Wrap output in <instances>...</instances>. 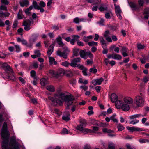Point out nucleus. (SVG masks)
Listing matches in <instances>:
<instances>
[{
    "instance_id": "46",
    "label": "nucleus",
    "mask_w": 149,
    "mask_h": 149,
    "mask_svg": "<svg viewBox=\"0 0 149 149\" xmlns=\"http://www.w3.org/2000/svg\"><path fill=\"white\" fill-rule=\"evenodd\" d=\"M149 77L148 76H146L143 78L142 81L144 83H146L149 81Z\"/></svg>"
},
{
    "instance_id": "28",
    "label": "nucleus",
    "mask_w": 149,
    "mask_h": 149,
    "mask_svg": "<svg viewBox=\"0 0 149 149\" xmlns=\"http://www.w3.org/2000/svg\"><path fill=\"white\" fill-rule=\"evenodd\" d=\"M46 89L51 92H54L55 91L54 87L53 86L50 85L46 87Z\"/></svg>"
},
{
    "instance_id": "33",
    "label": "nucleus",
    "mask_w": 149,
    "mask_h": 149,
    "mask_svg": "<svg viewBox=\"0 0 149 149\" xmlns=\"http://www.w3.org/2000/svg\"><path fill=\"white\" fill-rule=\"evenodd\" d=\"M49 73L53 77L57 78V74L56 72H55L54 70H49Z\"/></svg>"
},
{
    "instance_id": "1",
    "label": "nucleus",
    "mask_w": 149,
    "mask_h": 149,
    "mask_svg": "<svg viewBox=\"0 0 149 149\" xmlns=\"http://www.w3.org/2000/svg\"><path fill=\"white\" fill-rule=\"evenodd\" d=\"M1 135L3 140L2 144V149H19L18 145L8 143L10 133L7 130V123L6 122L4 123L1 131Z\"/></svg>"
},
{
    "instance_id": "21",
    "label": "nucleus",
    "mask_w": 149,
    "mask_h": 149,
    "mask_svg": "<svg viewBox=\"0 0 149 149\" xmlns=\"http://www.w3.org/2000/svg\"><path fill=\"white\" fill-rule=\"evenodd\" d=\"M54 47V45L52 44L51 45L49 48L47 53L48 55L50 56L53 51V48Z\"/></svg>"
},
{
    "instance_id": "32",
    "label": "nucleus",
    "mask_w": 149,
    "mask_h": 149,
    "mask_svg": "<svg viewBox=\"0 0 149 149\" xmlns=\"http://www.w3.org/2000/svg\"><path fill=\"white\" fill-rule=\"evenodd\" d=\"M144 13L145 14L144 18L145 19H148V18L149 15V10L147 9H145L144 10Z\"/></svg>"
},
{
    "instance_id": "62",
    "label": "nucleus",
    "mask_w": 149,
    "mask_h": 149,
    "mask_svg": "<svg viewBox=\"0 0 149 149\" xmlns=\"http://www.w3.org/2000/svg\"><path fill=\"white\" fill-rule=\"evenodd\" d=\"M93 5L98 4L101 2V0H93Z\"/></svg>"
},
{
    "instance_id": "50",
    "label": "nucleus",
    "mask_w": 149,
    "mask_h": 149,
    "mask_svg": "<svg viewBox=\"0 0 149 149\" xmlns=\"http://www.w3.org/2000/svg\"><path fill=\"white\" fill-rule=\"evenodd\" d=\"M137 47L139 50L143 49L145 47V46L141 44H138L137 45Z\"/></svg>"
},
{
    "instance_id": "13",
    "label": "nucleus",
    "mask_w": 149,
    "mask_h": 149,
    "mask_svg": "<svg viewBox=\"0 0 149 149\" xmlns=\"http://www.w3.org/2000/svg\"><path fill=\"white\" fill-rule=\"evenodd\" d=\"M146 116V114H145L142 115L141 114H138L130 116L129 117V118L130 119H134L136 118L143 117Z\"/></svg>"
},
{
    "instance_id": "55",
    "label": "nucleus",
    "mask_w": 149,
    "mask_h": 149,
    "mask_svg": "<svg viewBox=\"0 0 149 149\" xmlns=\"http://www.w3.org/2000/svg\"><path fill=\"white\" fill-rule=\"evenodd\" d=\"M1 4L8 5L9 4V2L8 0H1Z\"/></svg>"
},
{
    "instance_id": "5",
    "label": "nucleus",
    "mask_w": 149,
    "mask_h": 149,
    "mask_svg": "<svg viewBox=\"0 0 149 149\" xmlns=\"http://www.w3.org/2000/svg\"><path fill=\"white\" fill-rule=\"evenodd\" d=\"M2 11H7V7L3 4H1L0 6V17H2L4 16L5 17H8L10 15V13L8 12L4 13Z\"/></svg>"
},
{
    "instance_id": "43",
    "label": "nucleus",
    "mask_w": 149,
    "mask_h": 149,
    "mask_svg": "<svg viewBox=\"0 0 149 149\" xmlns=\"http://www.w3.org/2000/svg\"><path fill=\"white\" fill-rule=\"evenodd\" d=\"M117 128L119 131H122L124 129V127L121 124H120L118 125Z\"/></svg>"
},
{
    "instance_id": "19",
    "label": "nucleus",
    "mask_w": 149,
    "mask_h": 149,
    "mask_svg": "<svg viewBox=\"0 0 149 149\" xmlns=\"http://www.w3.org/2000/svg\"><path fill=\"white\" fill-rule=\"evenodd\" d=\"M57 74V78L63 76L64 73V71L63 69L62 68L58 69L56 72Z\"/></svg>"
},
{
    "instance_id": "53",
    "label": "nucleus",
    "mask_w": 149,
    "mask_h": 149,
    "mask_svg": "<svg viewBox=\"0 0 149 149\" xmlns=\"http://www.w3.org/2000/svg\"><path fill=\"white\" fill-rule=\"evenodd\" d=\"M138 2L139 6H142L144 3L143 0H138Z\"/></svg>"
},
{
    "instance_id": "9",
    "label": "nucleus",
    "mask_w": 149,
    "mask_h": 149,
    "mask_svg": "<svg viewBox=\"0 0 149 149\" xmlns=\"http://www.w3.org/2000/svg\"><path fill=\"white\" fill-rule=\"evenodd\" d=\"M64 49V51L63 52H61L60 50H58L57 51V55L61 57H63L65 59L67 58V54L66 52H69V50L68 49V51H65V49Z\"/></svg>"
},
{
    "instance_id": "20",
    "label": "nucleus",
    "mask_w": 149,
    "mask_h": 149,
    "mask_svg": "<svg viewBox=\"0 0 149 149\" xmlns=\"http://www.w3.org/2000/svg\"><path fill=\"white\" fill-rule=\"evenodd\" d=\"M115 105L116 107L118 109H120L121 107L122 106V105L123 104V102L122 101L118 100H116L115 102Z\"/></svg>"
},
{
    "instance_id": "6",
    "label": "nucleus",
    "mask_w": 149,
    "mask_h": 149,
    "mask_svg": "<svg viewBox=\"0 0 149 149\" xmlns=\"http://www.w3.org/2000/svg\"><path fill=\"white\" fill-rule=\"evenodd\" d=\"M82 124H81L77 126V129L81 131L82 133L86 134L88 133H92L93 132L92 130L88 128H84Z\"/></svg>"
},
{
    "instance_id": "61",
    "label": "nucleus",
    "mask_w": 149,
    "mask_h": 149,
    "mask_svg": "<svg viewBox=\"0 0 149 149\" xmlns=\"http://www.w3.org/2000/svg\"><path fill=\"white\" fill-rule=\"evenodd\" d=\"M6 54L0 51V58H5Z\"/></svg>"
},
{
    "instance_id": "3",
    "label": "nucleus",
    "mask_w": 149,
    "mask_h": 149,
    "mask_svg": "<svg viewBox=\"0 0 149 149\" xmlns=\"http://www.w3.org/2000/svg\"><path fill=\"white\" fill-rule=\"evenodd\" d=\"M0 67L5 71V76L3 77L7 78L9 79L14 80L15 78L12 74L13 72V70L8 64L5 63H0Z\"/></svg>"
},
{
    "instance_id": "41",
    "label": "nucleus",
    "mask_w": 149,
    "mask_h": 149,
    "mask_svg": "<svg viewBox=\"0 0 149 149\" xmlns=\"http://www.w3.org/2000/svg\"><path fill=\"white\" fill-rule=\"evenodd\" d=\"M129 4L130 6L132 8H135L136 7V5L134 2H129Z\"/></svg>"
},
{
    "instance_id": "38",
    "label": "nucleus",
    "mask_w": 149,
    "mask_h": 149,
    "mask_svg": "<svg viewBox=\"0 0 149 149\" xmlns=\"http://www.w3.org/2000/svg\"><path fill=\"white\" fill-rule=\"evenodd\" d=\"M103 131L104 133H112L113 132V131L107 128H104L103 129Z\"/></svg>"
},
{
    "instance_id": "4",
    "label": "nucleus",
    "mask_w": 149,
    "mask_h": 149,
    "mask_svg": "<svg viewBox=\"0 0 149 149\" xmlns=\"http://www.w3.org/2000/svg\"><path fill=\"white\" fill-rule=\"evenodd\" d=\"M135 102L138 107H141L143 105L144 100L143 97L137 95L136 96L135 98Z\"/></svg>"
},
{
    "instance_id": "29",
    "label": "nucleus",
    "mask_w": 149,
    "mask_h": 149,
    "mask_svg": "<svg viewBox=\"0 0 149 149\" xmlns=\"http://www.w3.org/2000/svg\"><path fill=\"white\" fill-rule=\"evenodd\" d=\"M40 82L41 84L43 86H45L48 83L47 80L45 78L41 79L40 80Z\"/></svg>"
},
{
    "instance_id": "58",
    "label": "nucleus",
    "mask_w": 149,
    "mask_h": 149,
    "mask_svg": "<svg viewBox=\"0 0 149 149\" xmlns=\"http://www.w3.org/2000/svg\"><path fill=\"white\" fill-rule=\"evenodd\" d=\"M115 115H113L110 117V119L113 121L115 122H117V120L115 118Z\"/></svg>"
},
{
    "instance_id": "34",
    "label": "nucleus",
    "mask_w": 149,
    "mask_h": 149,
    "mask_svg": "<svg viewBox=\"0 0 149 149\" xmlns=\"http://www.w3.org/2000/svg\"><path fill=\"white\" fill-rule=\"evenodd\" d=\"M22 11L21 10H20L17 14L18 18L19 19H22L23 17V15L22 14Z\"/></svg>"
},
{
    "instance_id": "23",
    "label": "nucleus",
    "mask_w": 149,
    "mask_h": 149,
    "mask_svg": "<svg viewBox=\"0 0 149 149\" xmlns=\"http://www.w3.org/2000/svg\"><path fill=\"white\" fill-rule=\"evenodd\" d=\"M100 40L101 44L103 48L106 47L107 44L106 41L102 37H101L100 38Z\"/></svg>"
},
{
    "instance_id": "51",
    "label": "nucleus",
    "mask_w": 149,
    "mask_h": 149,
    "mask_svg": "<svg viewBox=\"0 0 149 149\" xmlns=\"http://www.w3.org/2000/svg\"><path fill=\"white\" fill-rule=\"evenodd\" d=\"M108 149H115V146L113 143H111L108 146Z\"/></svg>"
},
{
    "instance_id": "14",
    "label": "nucleus",
    "mask_w": 149,
    "mask_h": 149,
    "mask_svg": "<svg viewBox=\"0 0 149 149\" xmlns=\"http://www.w3.org/2000/svg\"><path fill=\"white\" fill-rule=\"evenodd\" d=\"M126 128L127 130L130 132H133L134 131H142V129L141 128H137L136 127H127Z\"/></svg>"
},
{
    "instance_id": "7",
    "label": "nucleus",
    "mask_w": 149,
    "mask_h": 149,
    "mask_svg": "<svg viewBox=\"0 0 149 149\" xmlns=\"http://www.w3.org/2000/svg\"><path fill=\"white\" fill-rule=\"evenodd\" d=\"M81 59L79 57L74 58L72 60L70 63V66L73 68L77 67V63L81 62Z\"/></svg>"
},
{
    "instance_id": "31",
    "label": "nucleus",
    "mask_w": 149,
    "mask_h": 149,
    "mask_svg": "<svg viewBox=\"0 0 149 149\" xmlns=\"http://www.w3.org/2000/svg\"><path fill=\"white\" fill-rule=\"evenodd\" d=\"M49 62L50 64L56 65L57 63V62L55 60L54 58L52 57H49Z\"/></svg>"
},
{
    "instance_id": "57",
    "label": "nucleus",
    "mask_w": 149,
    "mask_h": 149,
    "mask_svg": "<svg viewBox=\"0 0 149 149\" xmlns=\"http://www.w3.org/2000/svg\"><path fill=\"white\" fill-rule=\"evenodd\" d=\"M16 49V51L17 52H19L20 51L21 49L20 46L18 45H14Z\"/></svg>"
},
{
    "instance_id": "10",
    "label": "nucleus",
    "mask_w": 149,
    "mask_h": 149,
    "mask_svg": "<svg viewBox=\"0 0 149 149\" xmlns=\"http://www.w3.org/2000/svg\"><path fill=\"white\" fill-rule=\"evenodd\" d=\"M39 34L38 33H34L33 34L29 39V41L31 44L34 43L37 40Z\"/></svg>"
},
{
    "instance_id": "18",
    "label": "nucleus",
    "mask_w": 149,
    "mask_h": 149,
    "mask_svg": "<svg viewBox=\"0 0 149 149\" xmlns=\"http://www.w3.org/2000/svg\"><path fill=\"white\" fill-rule=\"evenodd\" d=\"M19 4L22 7L27 6L29 5V2L28 0H20Z\"/></svg>"
},
{
    "instance_id": "54",
    "label": "nucleus",
    "mask_w": 149,
    "mask_h": 149,
    "mask_svg": "<svg viewBox=\"0 0 149 149\" xmlns=\"http://www.w3.org/2000/svg\"><path fill=\"white\" fill-rule=\"evenodd\" d=\"M99 10L101 11H103L105 10H107V7L106 6L104 7L101 6L99 8Z\"/></svg>"
},
{
    "instance_id": "63",
    "label": "nucleus",
    "mask_w": 149,
    "mask_h": 149,
    "mask_svg": "<svg viewBox=\"0 0 149 149\" xmlns=\"http://www.w3.org/2000/svg\"><path fill=\"white\" fill-rule=\"evenodd\" d=\"M87 69L86 68H85L84 69L82 70V72L83 73V74L85 76H87L88 74L87 72Z\"/></svg>"
},
{
    "instance_id": "56",
    "label": "nucleus",
    "mask_w": 149,
    "mask_h": 149,
    "mask_svg": "<svg viewBox=\"0 0 149 149\" xmlns=\"http://www.w3.org/2000/svg\"><path fill=\"white\" fill-rule=\"evenodd\" d=\"M52 29L54 31H56L59 29V27L58 25H54L52 26Z\"/></svg>"
},
{
    "instance_id": "16",
    "label": "nucleus",
    "mask_w": 149,
    "mask_h": 149,
    "mask_svg": "<svg viewBox=\"0 0 149 149\" xmlns=\"http://www.w3.org/2000/svg\"><path fill=\"white\" fill-rule=\"evenodd\" d=\"M130 106L128 104H126L123 102V104L120 108V109L123 111H127L130 109Z\"/></svg>"
},
{
    "instance_id": "35",
    "label": "nucleus",
    "mask_w": 149,
    "mask_h": 149,
    "mask_svg": "<svg viewBox=\"0 0 149 149\" xmlns=\"http://www.w3.org/2000/svg\"><path fill=\"white\" fill-rule=\"evenodd\" d=\"M33 8L32 6H31L28 8L26 9L25 10V13L28 15H29L30 14V11H31Z\"/></svg>"
},
{
    "instance_id": "2",
    "label": "nucleus",
    "mask_w": 149,
    "mask_h": 149,
    "mask_svg": "<svg viewBox=\"0 0 149 149\" xmlns=\"http://www.w3.org/2000/svg\"><path fill=\"white\" fill-rule=\"evenodd\" d=\"M54 97L55 98L54 103L55 104L61 105L63 104V101H64L65 105L67 106L66 108L67 109H68L69 107L73 103V99L70 95L61 93L59 95H55Z\"/></svg>"
},
{
    "instance_id": "30",
    "label": "nucleus",
    "mask_w": 149,
    "mask_h": 149,
    "mask_svg": "<svg viewBox=\"0 0 149 149\" xmlns=\"http://www.w3.org/2000/svg\"><path fill=\"white\" fill-rule=\"evenodd\" d=\"M113 58L114 59L120 60L122 58V56L120 55L116 54H113Z\"/></svg>"
},
{
    "instance_id": "37",
    "label": "nucleus",
    "mask_w": 149,
    "mask_h": 149,
    "mask_svg": "<svg viewBox=\"0 0 149 149\" xmlns=\"http://www.w3.org/2000/svg\"><path fill=\"white\" fill-rule=\"evenodd\" d=\"M62 118L63 120H65V121H68L70 119V115L69 113H68L67 116H63Z\"/></svg>"
},
{
    "instance_id": "25",
    "label": "nucleus",
    "mask_w": 149,
    "mask_h": 149,
    "mask_svg": "<svg viewBox=\"0 0 149 149\" xmlns=\"http://www.w3.org/2000/svg\"><path fill=\"white\" fill-rule=\"evenodd\" d=\"M114 5L116 13H121L122 12L120 6L116 5V4H114Z\"/></svg>"
},
{
    "instance_id": "49",
    "label": "nucleus",
    "mask_w": 149,
    "mask_h": 149,
    "mask_svg": "<svg viewBox=\"0 0 149 149\" xmlns=\"http://www.w3.org/2000/svg\"><path fill=\"white\" fill-rule=\"evenodd\" d=\"M40 7H44L46 6V4L43 1H41L39 3Z\"/></svg>"
},
{
    "instance_id": "64",
    "label": "nucleus",
    "mask_w": 149,
    "mask_h": 149,
    "mask_svg": "<svg viewBox=\"0 0 149 149\" xmlns=\"http://www.w3.org/2000/svg\"><path fill=\"white\" fill-rule=\"evenodd\" d=\"M77 67H78L79 68L81 69L82 70L84 69L85 68L84 66L83 65H81L80 64H78L77 65Z\"/></svg>"
},
{
    "instance_id": "47",
    "label": "nucleus",
    "mask_w": 149,
    "mask_h": 149,
    "mask_svg": "<svg viewBox=\"0 0 149 149\" xmlns=\"http://www.w3.org/2000/svg\"><path fill=\"white\" fill-rule=\"evenodd\" d=\"M98 85H100L102 82L103 81L104 79L102 78H100L99 79H96Z\"/></svg>"
},
{
    "instance_id": "59",
    "label": "nucleus",
    "mask_w": 149,
    "mask_h": 149,
    "mask_svg": "<svg viewBox=\"0 0 149 149\" xmlns=\"http://www.w3.org/2000/svg\"><path fill=\"white\" fill-rule=\"evenodd\" d=\"M34 53L38 57H39L40 56L41 54L39 50H35Z\"/></svg>"
},
{
    "instance_id": "11",
    "label": "nucleus",
    "mask_w": 149,
    "mask_h": 149,
    "mask_svg": "<svg viewBox=\"0 0 149 149\" xmlns=\"http://www.w3.org/2000/svg\"><path fill=\"white\" fill-rule=\"evenodd\" d=\"M123 102L128 105L132 104L133 102V100L130 97H125L123 99Z\"/></svg>"
},
{
    "instance_id": "42",
    "label": "nucleus",
    "mask_w": 149,
    "mask_h": 149,
    "mask_svg": "<svg viewBox=\"0 0 149 149\" xmlns=\"http://www.w3.org/2000/svg\"><path fill=\"white\" fill-rule=\"evenodd\" d=\"M139 141L141 143H149V140L147 139H142L139 140Z\"/></svg>"
},
{
    "instance_id": "60",
    "label": "nucleus",
    "mask_w": 149,
    "mask_h": 149,
    "mask_svg": "<svg viewBox=\"0 0 149 149\" xmlns=\"http://www.w3.org/2000/svg\"><path fill=\"white\" fill-rule=\"evenodd\" d=\"M55 113L57 114L58 116L61 115V113L59 111V110L57 109H55L54 110V112Z\"/></svg>"
},
{
    "instance_id": "22",
    "label": "nucleus",
    "mask_w": 149,
    "mask_h": 149,
    "mask_svg": "<svg viewBox=\"0 0 149 149\" xmlns=\"http://www.w3.org/2000/svg\"><path fill=\"white\" fill-rule=\"evenodd\" d=\"M79 49L78 48H74L73 50L72 56L73 57L78 56L79 54Z\"/></svg>"
},
{
    "instance_id": "40",
    "label": "nucleus",
    "mask_w": 149,
    "mask_h": 149,
    "mask_svg": "<svg viewBox=\"0 0 149 149\" xmlns=\"http://www.w3.org/2000/svg\"><path fill=\"white\" fill-rule=\"evenodd\" d=\"M65 72L67 76H72L73 75V73L72 72L69 70H66Z\"/></svg>"
},
{
    "instance_id": "52",
    "label": "nucleus",
    "mask_w": 149,
    "mask_h": 149,
    "mask_svg": "<svg viewBox=\"0 0 149 149\" xmlns=\"http://www.w3.org/2000/svg\"><path fill=\"white\" fill-rule=\"evenodd\" d=\"M139 120L137 119H134L131 121L130 123V124H132L134 125L138 123L139 122Z\"/></svg>"
},
{
    "instance_id": "8",
    "label": "nucleus",
    "mask_w": 149,
    "mask_h": 149,
    "mask_svg": "<svg viewBox=\"0 0 149 149\" xmlns=\"http://www.w3.org/2000/svg\"><path fill=\"white\" fill-rule=\"evenodd\" d=\"M31 21L29 20L24 21L23 22V25L24 26V28L25 31H28L31 29Z\"/></svg>"
},
{
    "instance_id": "45",
    "label": "nucleus",
    "mask_w": 149,
    "mask_h": 149,
    "mask_svg": "<svg viewBox=\"0 0 149 149\" xmlns=\"http://www.w3.org/2000/svg\"><path fill=\"white\" fill-rule=\"evenodd\" d=\"M110 35V33L109 31L108 30H106L103 34V36L104 38H106L108 37L109 36V35Z\"/></svg>"
},
{
    "instance_id": "17",
    "label": "nucleus",
    "mask_w": 149,
    "mask_h": 149,
    "mask_svg": "<svg viewBox=\"0 0 149 149\" xmlns=\"http://www.w3.org/2000/svg\"><path fill=\"white\" fill-rule=\"evenodd\" d=\"M86 21V19L84 18H79L78 17L74 18L73 20V22L75 24H79L81 22H85Z\"/></svg>"
},
{
    "instance_id": "44",
    "label": "nucleus",
    "mask_w": 149,
    "mask_h": 149,
    "mask_svg": "<svg viewBox=\"0 0 149 149\" xmlns=\"http://www.w3.org/2000/svg\"><path fill=\"white\" fill-rule=\"evenodd\" d=\"M88 45L90 46H93V45L97 46V42L94 41L90 42L88 43Z\"/></svg>"
},
{
    "instance_id": "15",
    "label": "nucleus",
    "mask_w": 149,
    "mask_h": 149,
    "mask_svg": "<svg viewBox=\"0 0 149 149\" xmlns=\"http://www.w3.org/2000/svg\"><path fill=\"white\" fill-rule=\"evenodd\" d=\"M128 49L125 47H123L122 49L121 50L122 54L124 57H126L128 56Z\"/></svg>"
},
{
    "instance_id": "24",
    "label": "nucleus",
    "mask_w": 149,
    "mask_h": 149,
    "mask_svg": "<svg viewBox=\"0 0 149 149\" xmlns=\"http://www.w3.org/2000/svg\"><path fill=\"white\" fill-rule=\"evenodd\" d=\"M59 45L60 47H61L63 49H65V51H68V49L67 46L64 44L62 41H61L57 43Z\"/></svg>"
},
{
    "instance_id": "26",
    "label": "nucleus",
    "mask_w": 149,
    "mask_h": 149,
    "mask_svg": "<svg viewBox=\"0 0 149 149\" xmlns=\"http://www.w3.org/2000/svg\"><path fill=\"white\" fill-rule=\"evenodd\" d=\"M110 98L111 102H115L118 99L117 95L114 93H113L111 94Z\"/></svg>"
},
{
    "instance_id": "27",
    "label": "nucleus",
    "mask_w": 149,
    "mask_h": 149,
    "mask_svg": "<svg viewBox=\"0 0 149 149\" xmlns=\"http://www.w3.org/2000/svg\"><path fill=\"white\" fill-rule=\"evenodd\" d=\"M32 6L35 9L39 10V6L37 2L35 0H33L32 3Z\"/></svg>"
},
{
    "instance_id": "36",
    "label": "nucleus",
    "mask_w": 149,
    "mask_h": 149,
    "mask_svg": "<svg viewBox=\"0 0 149 149\" xmlns=\"http://www.w3.org/2000/svg\"><path fill=\"white\" fill-rule=\"evenodd\" d=\"M61 64L63 66L65 67H68L70 65V63H69L67 61H65L63 62H61Z\"/></svg>"
},
{
    "instance_id": "12",
    "label": "nucleus",
    "mask_w": 149,
    "mask_h": 149,
    "mask_svg": "<svg viewBox=\"0 0 149 149\" xmlns=\"http://www.w3.org/2000/svg\"><path fill=\"white\" fill-rule=\"evenodd\" d=\"M79 55L81 58L86 59L87 58L88 53L86 52L85 50H81L79 52Z\"/></svg>"
},
{
    "instance_id": "39",
    "label": "nucleus",
    "mask_w": 149,
    "mask_h": 149,
    "mask_svg": "<svg viewBox=\"0 0 149 149\" xmlns=\"http://www.w3.org/2000/svg\"><path fill=\"white\" fill-rule=\"evenodd\" d=\"M31 76L32 77H33L36 80H37V79L36 76V72L35 71L32 70H31L30 72Z\"/></svg>"
},
{
    "instance_id": "48",
    "label": "nucleus",
    "mask_w": 149,
    "mask_h": 149,
    "mask_svg": "<svg viewBox=\"0 0 149 149\" xmlns=\"http://www.w3.org/2000/svg\"><path fill=\"white\" fill-rule=\"evenodd\" d=\"M89 71L91 73H95L97 72V70L95 68H91L90 69Z\"/></svg>"
}]
</instances>
